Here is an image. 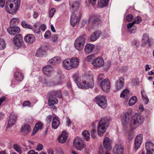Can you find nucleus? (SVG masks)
I'll list each match as a JSON object with an SVG mask.
<instances>
[{
	"mask_svg": "<svg viewBox=\"0 0 154 154\" xmlns=\"http://www.w3.org/2000/svg\"><path fill=\"white\" fill-rule=\"evenodd\" d=\"M23 106H28L30 107L31 106V104L30 101H25L23 103Z\"/></svg>",
	"mask_w": 154,
	"mask_h": 154,
	"instance_id": "obj_53",
	"label": "nucleus"
},
{
	"mask_svg": "<svg viewBox=\"0 0 154 154\" xmlns=\"http://www.w3.org/2000/svg\"><path fill=\"white\" fill-rule=\"evenodd\" d=\"M94 58V55H91L88 56L86 58V60L88 62H90Z\"/></svg>",
	"mask_w": 154,
	"mask_h": 154,
	"instance_id": "obj_50",
	"label": "nucleus"
},
{
	"mask_svg": "<svg viewBox=\"0 0 154 154\" xmlns=\"http://www.w3.org/2000/svg\"><path fill=\"white\" fill-rule=\"evenodd\" d=\"M109 1V0H98V5L100 7L102 8L108 4Z\"/></svg>",
	"mask_w": 154,
	"mask_h": 154,
	"instance_id": "obj_34",
	"label": "nucleus"
},
{
	"mask_svg": "<svg viewBox=\"0 0 154 154\" xmlns=\"http://www.w3.org/2000/svg\"><path fill=\"white\" fill-rule=\"evenodd\" d=\"M134 21L135 24H139L141 22V18L139 16H137L134 19V20L133 21Z\"/></svg>",
	"mask_w": 154,
	"mask_h": 154,
	"instance_id": "obj_48",
	"label": "nucleus"
},
{
	"mask_svg": "<svg viewBox=\"0 0 154 154\" xmlns=\"http://www.w3.org/2000/svg\"><path fill=\"white\" fill-rule=\"evenodd\" d=\"M70 8L72 10L76 11L77 10L79 7L80 3L78 1H75L73 2V3L70 4Z\"/></svg>",
	"mask_w": 154,
	"mask_h": 154,
	"instance_id": "obj_32",
	"label": "nucleus"
},
{
	"mask_svg": "<svg viewBox=\"0 0 154 154\" xmlns=\"http://www.w3.org/2000/svg\"><path fill=\"white\" fill-rule=\"evenodd\" d=\"M5 0H0V7L3 8L4 7L5 3Z\"/></svg>",
	"mask_w": 154,
	"mask_h": 154,
	"instance_id": "obj_60",
	"label": "nucleus"
},
{
	"mask_svg": "<svg viewBox=\"0 0 154 154\" xmlns=\"http://www.w3.org/2000/svg\"><path fill=\"white\" fill-rule=\"evenodd\" d=\"M82 134L84 139L88 141L90 137V134L88 131H85L82 132Z\"/></svg>",
	"mask_w": 154,
	"mask_h": 154,
	"instance_id": "obj_39",
	"label": "nucleus"
},
{
	"mask_svg": "<svg viewBox=\"0 0 154 154\" xmlns=\"http://www.w3.org/2000/svg\"><path fill=\"white\" fill-rule=\"evenodd\" d=\"M19 22V20L17 18H13L10 21L11 26H14L17 25Z\"/></svg>",
	"mask_w": 154,
	"mask_h": 154,
	"instance_id": "obj_37",
	"label": "nucleus"
},
{
	"mask_svg": "<svg viewBox=\"0 0 154 154\" xmlns=\"http://www.w3.org/2000/svg\"><path fill=\"white\" fill-rule=\"evenodd\" d=\"M98 154H104L103 149L102 147L99 148Z\"/></svg>",
	"mask_w": 154,
	"mask_h": 154,
	"instance_id": "obj_61",
	"label": "nucleus"
},
{
	"mask_svg": "<svg viewBox=\"0 0 154 154\" xmlns=\"http://www.w3.org/2000/svg\"><path fill=\"white\" fill-rule=\"evenodd\" d=\"M10 2L12 3L9 5L10 9L11 10L10 11L9 10H7L8 6L6 5L5 8L7 12L9 13L12 14H15L17 11L18 9L20 3V0H10Z\"/></svg>",
	"mask_w": 154,
	"mask_h": 154,
	"instance_id": "obj_5",
	"label": "nucleus"
},
{
	"mask_svg": "<svg viewBox=\"0 0 154 154\" xmlns=\"http://www.w3.org/2000/svg\"><path fill=\"white\" fill-rule=\"evenodd\" d=\"M123 146L120 145H116L113 149V154H123Z\"/></svg>",
	"mask_w": 154,
	"mask_h": 154,
	"instance_id": "obj_20",
	"label": "nucleus"
},
{
	"mask_svg": "<svg viewBox=\"0 0 154 154\" xmlns=\"http://www.w3.org/2000/svg\"><path fill=\"white\" fill-rule=\"evenodd\" d=\"M96 135L95 130L93 128L91 131V136L93 138H94L96 137Z\"/></svg>",
	"mask_w": 154,
	"mask_h": 154,
	"instance_id": "obj_54",
	"label": "nucleus"
},
{
	"mask_svg": "<svg viewBox=\"0 0 154 154\" xmlns=\"http://www.w3.org/2000/svg\"><path fill=\"white\" fill-rule=\"evenodd\" d=\"M137 98L136 97L134 96L132 97L130 99L129 102V104L130 106L134 105L136 102Z\"/></svg>",
	"mask_w": 154,
	"mask_h": 154,
	"instance_id": "obj_40",
	"label": "nucleus"
},
{
	"mask_svg": "<svg viewBox=\"0 0 154 154\" xmlns=\"http://www.w3.org/2000/svg\"><path fill=\"white\" fill-rule=\"evenodd\" d=\"M70 60L71 63L72 69L78 67L79 65V61L78 59L72 58Z\"/></svg>",
	"mask_w": 154,
	"mask_h": 154,
	"instance_id": "obj_28",
	"label": "nucleus"
},
{
	"mask_svg": "<svg viewBox=\"0 0 154 154\" xmlns=\"http://www.w3.org/2000/svg\"><path fill=\"white\" fill-rule=\"evenodd\" d=\"M15 77H23L24 75L22 73L20 72H17L14 74Z\"/></svg>",
	"mask_w": 154,
	"mask_h": 154,
	"instance_id": "obj_55",
	"label": "nucleus"
},
{
	"mask_svg": "<svg viewBox=\"0 0 154 154\" xmlns=\"http://www.w3.org/2000/svg\"><path fill=\"white\" fill-rule=\"evenodd\" d=\"M39 24L38 23H36L34 24L33 26L32 27V29L33 31L35 33H38L39 32Z\"/></svg>",
	"mask_w": 154,
	"mask_h": 154,
	"instance_id": "obj_35",
	"label": "nucleus"
},
{
	"mask_svg": "<svg viewBox=\"0 0 154 154\" xmlns=\"http://www.w3.org/2000/svg\"><path fill=\"white\" fill-rule=\"evenodd\" d=\"M144 122V118L138 113L135 114L131 117L130 123L132 128H134L142 124Z\"/></svg>",
	"mask_w": 154,
	"mask_h": 154,
	"instance_id": "obj_2",
	"label": "nucleus"
},
{
	"mask_svg": "<svg viewBox=\"0 0 154 154\" xmlns=\"http://www.w3.org/2000/svg\"><path fill=\"white\" fill-rule=\"evenodd\" d=\"M52 116L51 115H48L47 117L46 121L47 122L49 123L51 121Z\"/></svg>",
	"mask_w": 154,
	"mask_h": 154,
	"instance_id": "obj_59",
	"label": "nucleus"
},
{
	"mask_svg": "<svg viewBox=\"0 0 154 154\" xmlns=\"http://www.w3.org/2000/svg\"><path fill=\"white\" fill-rule=\"evenodd\" d=\"M101 32L97 31L94 32L91 35L90 39L92 41H94L97 40L100 37Z\"/></svg>",
	"mask_w": 154,
	"mask_h": 154,
	"instance_id": "obj_29",
	"label": "nucleus"
},
{
	"mask_svg": "<svg viewBox=\"0 0 154 154\" xmlns=\"http://www.w3.org/2000/svg\"><path fill=\"white\" fill-rule=\"evenodd\" d=\"M63 65L66 69L68 70L72 69L71 61L69 59H67L63 61Z\"/></svg>",
	"mask_w": 154,
	"mask_h": 154,
	"instance_id": "obj_27",
	"label": "nucleus"
},
{
	"mask_svg": "<svg viewBox=\"0 0 154 154\" xmlns=\"http://www.w3.org/2000/svg\"><path fill=\"white\" fill-rule=\"evenodd\" d=\"M129 118L127 117L125 114H124L122 119V122L123 125H127L129 123Z\"/></svg>",
	"mask_w": 154,
	"mask_h": 154,
	"instance_id": "obj_36",
	"label": "nucleus"
},
{
	"mask_svg": "<svg viewBox=\"0 0 154 154\" xmlns=\"http://www.w3.org/2000/svg\"><path fill=\"white\" fill-rule=\"evenodd\" d=\"M42 124L40 122H38L35 124V127L34 128L32 134L33 135L35 134L38 131L39 129L42 128Z\"/></svg>",
	"mask_w": 154,
	"mask_h": 154,
	"instance_id": "obj_31",
	"label": "nucleus"
},
{
	"mask_svg": "<svg viewBox=\"0 0 154 154\" xmlns=\"http://www.w3.org/2000/svg\"><path fill=\"white\" fill-rule=\"evenodd\" d=\"M52 96L51 94V96L48 99L49 105L54 110H56V108L54 106V104H57L58 103V100L55 97H54Z\"/></svg>",
	"mask_w": 154,
	"mask_h": 154,
	"instance_id": "obj_14",
	"label": "nucleus"
},
{
	"mask_svg": "<svg viewBox=\"0 0 154 154\" xmlns=\"http://www.w3.org/2000/svg\"><path fill=\"white\" fill-rule=\"evenodd\" d=\"M124 79L123 78H120L116 82L115 87L116 91L121 89L123 87L124 84Z\"/></svg>",
	"mask_w": 154,
	"mask_h": 154,
	"instance_id": "obj_15",
	"label": "nucleus"
},
{
	"mask_svg": "<svg viewBox=\"0 0 154 154\" xmlns=\"http://www.w3.org/2000/svg\"><path fill=\"white\" fill-rule=\"evenodd\" d=\"M21 24L24 28L30 29H32V26L25 21H23L21 23Z\"/></svg>",
	"mask_w": 154,
	"mask_h": 154,
	"instance_id": "obj_41",
	"label": "nucleus"
},
{
	"mask_svg": "<svg viewBox=\"0 0 154 154\" xmlns=\"http://www.w3.org/2000/svg\"><path fill=\"white\" fill-rule=\"evenodd\" d=\"M147 152H154V144L151 142H147L145 145Z\"/></svg>",
	"mask_w": 154,
	"mask_h": 154,
	"instance_id": "obj_26",
	"label": "nucleus"
},
{
	"mask_svg": "<svg viewBox=\"0 0 154 154\" xmlns=\"http://www.w3.org/2000/svg\"><path fill=\"white\" fill-rule=\"evenodd\" d=\"M5 99V97L4 96H2L0 98V106L2 103L4 102Z\"/></svg>",
	"mask_w": 154,
	"mask_h": 154,
	"instance_id": "obj_62",
	"label": "nucleus"
},
{
	"mask_svg": "<svg viewBox=\"0 0 154 154\" xmlns=\"http://www.w3.org/2000/svg\"><path fill=\"white\" fill-rule=\"evenodd\" d=\"M95 100L96 103L101 108L105 109L107 105L106 97L103 96H98L96 97Z\"/></svg>",
	"mask_w": 154,
	"mask_h": 154,
	"instance_id": "obj_7",
	"label": "nucleus"
},
{
	"mask_svg": "<svg viewBox=\"0 0 154 154\" xmlns=\"http://www.w3.org/2000/svg\"><path fill=\"white\" fill-rule=\"evenodd\" d=\"M14 44L17 46L20 47L23 44V37L20 34L16 35L13 39Z\"/></svg>",
	"mask_w": 154,
	"mask_h": 154,
	"instance_id": "obj_11",
	"label": "nucleus"
},
{
	"mask_svg": "<svg viewBox=\"0 0 154 154\" xmlns=\"http://www.w3.org/2000/svg\"><path fill=\"white\" fill-rule=\"evenodd\" d=\"M45 53V52L43 49H41L37 51L36 54L38 56L41 57L44 55Z\"/></svg>",
	"mask_w": 154,
	"mask_h": 154,
	"instance_id": "obj_44",
	"label": "nucleus"
},
{
	"mask_svg": "<svg viewBox=\"0 0 154 154\" xmlns=\"http://www.w3.org/2000/svg\"><path fill=\"white\" fill-rule=\"evenodd\" d=\"M60 122L57 117H54L53 119L52 127L53 128L56 129L60 125Z\"/></svg>",
	"mask_w": 154,
	"mask_h": 154,
	"instance_id": "obj_25",
	"label": "nucleus"
},
{
	"mask_svg": "<svg viewBox=\"0 0 154 154\" xmlns=\"http://www.w3.org/2000/svg\"><path fill=\"white\" fill-rule=\"evenodd\" d=\"M74 80L78 87L82 89L92 88L94 86V80L92 79L87 82L84 80L82 78H74Z\"/></svg>",
	"mask_w": 154,
	"mask_h": 154,
	"instance_id": "obj_1",
	"label": "nucleus"
},
{
	"mask_svg": "<svg viewBox=\"0 0 154 154\" xmlns=\"http://www.w3.org/2000/svg\"><path fill=\"white\" fill-rule=\"evenodd\" d=\"M134 22V21H133L132 23H129L127 24V27L128 30H129V29L133 26L134 24H135Z\"/></svg>",
	"mask_w": 154,
	"mask_h": 154,
	"instance_id": "obj_58",
	"label": "nucleus"
},
{
	"mask_svg": "<svg viewBox=\"0 0 154 154\" xmlns=\"http://www.w3.org/2000/svg\"><path fill=\"white\" fill-rule=\"evenodd\" d=\"M25 41L28 44H32L35 40V36L32 34H28L26 35L24 38Z\"/></svg>",
	"mask_w": 154,
	"mask_h": 154,
	"instance_id": "obj_19",
	"label": "nucleus"
},
{
	"mask_svg": "<svg viewBox=\"0 0 154 154\" xmlns=\"http://www.w3.org/2000/svg\"><path fill=\"white\" fill-rule=\"evenodd\" d=\"M112 141L108 137H106L103 140V145L104 147L109 150L112 148Z\"/></svg>",
	"mask_w": 154,
	"mask_h": 154,
	"instance_id": "obj_12",
	"label": "nucleus"
},
{
	"mask_svg": "<svg viewBox=\"0 0 154 154\" xmlns=\"http://www.w3.org/2000/svg\"><path fill=\"white\" fill-rule=\"evenodd\" d=\"M85 41V38L84 36H80L78 37L74 42L75 48L79 51L82 50L84 48Z\"/></svg>",
	"mask_w": 154,
	"mask_h": 154,
	"instance_id": "obj_6",
	"label": "nucleus"
},
{
	"mask_svg": "<svg viewBox=\"0 0 154 154\" xmlns=\"http://www.w3.org/2000/svg\"><path fill=\"white\" fill-rule=\"evenodd\" d=\"M97 83L99 84L102 90L106 92L110 90V83L109 80L107 79H103V78H97Z\"/></svg>",
	"mask_w": 154,
	"mask_h": 154,
	"instance_id": "obj_4",
	"label": "nucleus"
},
{
	"mask_svg": "<svg viewBox=\"0 0 154 154\" xmlns=\"http://www.w3.org/2000/svg\"><path fill=\"white\" fill-rule=\"evenodd\" d=\"M43 145L41 144H38L36 148V150L38 151H40L42 149Z\"/></svg>",
	"mask_w": 154,
	"mask_h": 154,
	"instance_id": "obj_57",
	"label": "nucleus"
},
{
	"mask_svg": "<svg viewBox=\"0 0 154 154\" xmlns=\"http://www.w3.org/2000/svg\"><path fill=\"white\" fill-rule=\"evenodd\" d=\"M141 94L143 99L144 100L145 103L147 104L149 102V100L145 94V92L141 91Z\"/></svg>",
	"mask_w": 154,
	"mask_h": 154,
	"instance_id": "obj_42",
	"label": "nucleus"
},
{
	"mask_svg": "<svg viewBox=\"0 0 154 154\" xmlns=\"http://www.w3.org/2000/svg\"><path fill=\"white\" fill-rule=\"evenodd\" d=\"M72 17H73V19H78V17L77 16L76 14L74 12L72 13L71 16L70 18H72Z\"/></svg>",
	"mask_w": 154,
	"mask_h": 154,
	"instance_id": "obj_64",
	"label": "nucleus"
},
{
	"mask_svg": "<svg viewBox=\"0 0 154 154\" xmlns=\"http://www.w3.org/2000/svg\"><path fill=\"white\" fill-rule=\"evenodd\" d=\"M56 11L55 9L54 8H52L51 9L49 12V17H52L54 15Z\"/></svg>",
	"mask_w": 154,
	"mask_h": 154,
	"instance_id": "obj_47",
	"label": "nucleus"
},
{
	"mask_svg": "<svg viewBox=\"0 0 154 154\" xmlns=\"http://www.w3.org/2000/svg\"><path fill=\"white\" fill-rule=\"evenodd\" d=\"M73 145L76 149L79 151H82L84 146L83 140L81 138L78 137H76L74 139Z\"/></svg>",
	"mask_w": 154,
	"mask_h": 154,
	"instance_id": "obj_8",
	"label": "nucleus"
},
{
	"mask_svg": "<svg viewBox=\"0 0 154 154\" xmlns=\"http://www.w3.org/2000/svg\"><path fill=\"white\" fill-rule=\"evenodd\" d=\"M6 47V44L4 40L0 39V50H3Z\"/></svg>",
	"mask_w": 154,
	"mask_h": 154,
	"instance_id": "obj_45",
	"label": "nucleus"
},
{
	"mask_svg": "<svg viewBox=\"0 0 154 154\" xmlns=\"http://www.w3.org/2000/svg\"><path fill=\"white\" fill-rule=\"evenodd\" d=\"M27 154H38V153L34 150H31L27 152Z\"/></svg>",
	"mask_w": 154,
	"mask_h": 154,
	"instance_id": "obj_63",
	"label": "nucleus"
},
{
	"mask_svg": "<svg viewBox=\"0 0 154 154\" xmlns=\"http://www.w3.org/2000/svg\"><path fill=\"white\" fill-rule=\"evenodd\" d=\"M126 19L128 21L130 22L134 19V17L132 14H129L127 16Z\"/></svg>",
	"mask_w": 154,
	"mask_h": 154,
	"instance_id": "obj_49",
	"label": "nucleus"
},
{
	"mask_svg": "<svg viewBox=\"0 0 154 154\" xmlns=\"http://www.w3.org/2000/svg\"><path fill=\"white\" fill-rule=\"evenodd\" d=\"M95 48L94 45L88 44L85 45V52L86 54H88L91 53Z\"/></svg>",
	"mask_w": 154,
	"mask_h": 154,
	"instance_id": "obj_21",
	"label": "nucleus"
},
{
	"mask_svg": "<svg viewBox=\"0 0 154 154\" xmlns=\"http://www.w3.org/2000/svg\"><path fill=\"white\" fill-rule=\"evenodd\" d=\"M91 63L94 66L100 68L104 65V60L102 57H99L94 59L92 61Z\"/></svg>",
	"mask_w": 154,
	"mask_h": 154,
	"instance_id": "obj_9",
	"label": "nucleus"
},
{
	"mask_svg": "<svg viewBox=\"0 0 154 154\" xmlns=\"http://www.w3.org/2000/svg\"><path fill=\"white\" fill-rule=\"evenodd\" d=\"M51 35V32L50 30H47L45 32V35L44 37L46 38H48Z\"/></svg>",
	"mask_w": 154,
	"mask_h": 154,
	"instance_id": "obj_51",
	"label": "nucleus"
},
{
	"mask_svg": "<svg viewBox=\"0 0 154 154\" xmlns=\"http://www.w3.org/2000/svg\"><path fill=\"white\" fill-rule=\"evenodd\" d=\"M20 31V29L18 26H11L7 29L8 32L10 35H14L19 33Z\"/></svg>",
	"mask_w": 154,
	"mask_h": 154,
	"instance_id": "obj_16",
	"label": "nucleus"
},
{
	"mask_svg": "<svg viewBox=\"0 0 154 154\" xmlns=\"http://www.w3.org/2000/svg\"><path fill=\"white\" fill-rule=\"evenodd\" d=\"M143 139V135L139 134L136 137L134 142V149L136 151L140 147Z\"/></svg>",
	"mask_w": 154,
	"mask_h": 154,
	"instance_id": "obj_13",
	"label": "nucleus"
},
{
	"mask_svg": "<svg viewBox=\"0 0 154 154\" xmlns=\"http://www.w3.org/2000/svg\"><path fill=\"white\" fill-rule=\"evenodd\" d=\"M42 71L45 75L50 76L53 73L54 69L51 66L48 65L43 67Z\"/></svg>",
	"mask_w": 154,
	"mask_h": 154,
	"instance_id": "obj_10",
	"label": "nucleus"
},
{
	"mask_svg": "<svg viewBox=\"0 0 154 154\" xmlns=\"http://www.w3.org/2000/svg\"><path fill=\"white\" fill-rule=\"evenodd\" d=\"M129 91L127 89L124 90L120 95V97L123 98H125L128 96Z\"/></svg>",
	"mask_w": 154,
	"mask_h": 154,
	"instance_id": "obj_38",
	"label": "nucleus"
},
{
	"mask_svg": "<svg viewBox=\"0 0 154 154\" xmlns=\"http://www.w3.org/2000/svg\"><path fill=\"white\" fill-rule=\"evenodd\" d=\"M17 116L14 113H12L10 115L8 121V126L10 127L14 125L17 119Z\"/></svg>",
	"mask_w": 154,
	"mask_h": 154,
	"instance_id": "obj_17",
	"label": "nucleus"
},
{
	"mask_svg": "<svg viewBox=\"0 0 154 154\" xmlns=\"http://www.w3.org/2000/svg\"><path fill=\"white\" fill-rule=\"evenodd\" d=\"M58 38V36L56 35H54L52 36L51 39L52 42H54L56 41Z\"/></svg>",
	"mask_w": 154,
	"mask_h": 154,
	"instance_id": "obj_56",
	"label": "nucleus"
},
{
	"mask_svg": "<svg viewBox=\"0 0 154 154\" xmlns=\"http://www.w3.org/2000/svg\"><path fill=\"white\" fill-rule=\"evenodd\" d=\"M109 124V119L107 118H103L100 120L98 126V133L99 135H102L106 131Z\"/></svg>",
	"mask_w": 154,
	"mask_h": 154,
	"instance_id": "obj_3",
	"label": "nucleus"
},
{
	"mask_svg": "<svg viewBox=\"0 0 154 154\" xmlns=\"http://www.w3.org/2000/svg\"><path fill=\"white\" fill-rule=\"evenodd\" d=\"M30 126L26 124L21 128V132L23 134H26L30 132Z\"/></svg>",
	"mask_w": 154,
	"mask_h": 154,
	"instance_id": "obj_30",
	"label": "nucleus"
},
{
	"mask_svg": "<svg viewBox=\"0 0 154 154\" xmlns=\"http://www.w3.org/2000/svg\"><path fill=\"white\" fill-rule=\"evenodd\" d=\"M68 137V134L65 131L62 132L61 135L59 137L58 140L59 142L61 143H64Z\"/></svg>",
	"mask_w": 154,
	"mask_h": 154,
	"instance_id": "obj_24",
	"label": "nucleus"
},
{
	"mask_svg": "<svg viewBox=\"0 0 154 154\" xmlns=\"http://www.w3.org/2000/svg\"><path fill=\"white\" fill-rule=\"evenodd\" d=\"M89 22L90 23H91L94 25H97L100 23L101 21L99 19L96 18L95 17L93 16L90 18L89 20Z\"/></svg>",
	"mask_w": 154,
	"mask_h": 154,
	"instance_id": "obj_23",
	"label": "nucleus"
},
{
	"mask_svg": "<svg viewBox=\"0 0 154 154\" xmlns=\"http://www.w3.org/2000/svg\"><path fill=\"white\" fill-rule=\"evenodd\" d=\"M61 61V58L57 57H55L50 59L48 63L52 65H55L59 63Z\"/></svg>",
	"mask_w": 154,
	"mask_h": 154,
	"instance_id": "obj_22",
	"label": "nucleus"
},
{
	"mask_svg": "<svg viewBox=\"0 0 154 154\" xmlns=\"http://www.w3.org/2000/svg\"><path fill=\"white\" fill-rule=\"evenodd\" d=\"M96 0H86V2L87 3L89 4L90 3L93 5L95 4Z\"/></svg>",
	"mask_w": 154,
	"mask_h": 154,
	"instance_id": "obj_52",
	"label": "nucleus"
},
{
	"mask_svg": "<svg viewBox=\"0 0 154 154\" xmlns=\"http://www.w3.org/2000/svg\"><path fill=\"white\" fill-rule=\"evenodd\" d=\"M13 147L14 149L17 152L19 153H21L22 152V149L20 146L17 144H15L14 145Z\"/></svg>",
	"mask_w": 154,
	"mask_h": 154,
	"instance_id": "obj_43",
	"label": "nucleus"
},
{
	"mask_svg": "<svg viewBox=\"0 0 154 154\" xmlns=\"http://www.w3.org/2000/svg\"><path fill=\"white\" fill-rule=\"evenodd\" d=\"M51 94L52 95V96H56L59 98H60L62 97V94L61 91H52L51 92Z\"/></svg>",
	"mask_w": 154,
	"mask_h": 154,
	"instance_id": "obj_33",
	"label": "nucleus"
},
{
	"mask_svg": "<svg viewBox=\"0 0 154 154\" xmlns=\"http://www.w3.org/2000/svg\"><path fill=\"white\" fill-rule=\"evenodd\" d=\"M78 19H73V17L70 18V23L72 26H75L76 25Z\"/></svg>",
	"mask_w": 154,
	"mask_h": 154,
	"instance_id": "obj_46",
	"label": "nucleus"
},
{
	"mask_svg": "<svg viewBox=\"0 0 154 154\" xmlns=\"http://www.w3.org/2000/svg\"><path fill=\"white\" fill-rule=\"evenodd\" d=\"M150 40L149 39V35L148 34L145 33L144 34L142 38V43L141 44L142 46L144 47L146 45L147 43H148V45L149 46L150 45Z\"/></svg>",
	"mask_w": 154,
	"mask_h": 154,
	"instance_id": "obj_18",
	"label": "nucleus"
}]
</instances>
